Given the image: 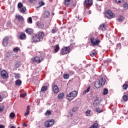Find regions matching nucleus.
Returning a JSON list of instances; mask_svg holds the SVG:
<instances>
[{"label":"nucleus","instance_id":"8fccbe9b","mask_svg":"<svg viewBox=\"0 0 128 128\" xmlns=\"http://www.w3.org/2000/svg\"><path fill=\"white\" fill-rule=\"evenodd\" d=\"M128 110L126 109H124L123 110V114H128Z\"/></svg>","mask_w":128,"mask_h":128},{"label":"nucleus","instance_id":"1a4fd4ad","mask_svg":"<svg viewBox=\"0 0 128 128\" xmlns=\"http://www.w3.org/2000/svg\"><path fill=\"white\" fill-rule=\"evenodd\" d=\"M0 76L3 80H6L8 77V73L6 70H3L0 72Z\"/></svg>","mask_w":128,"mask_h":128},{"label":"nucleus","instance_id":"f03ea898","mask_svg":"<svg viewBox=\"0 0 128 128\" xmlns=\"http://www.w3.org/2000/svg\"><path fill=\"white\" fill-rule=\"evenodd\" d=\"M90 44H91L93 46H98L100 44V39H98V38H94V37L91 38H90Z\"/></svg>","mask_w":128,"mask_h":128},{"label":"nucleus","instance_id":"473e14b6","mask_svg":"<svg viewBox=\"0 0 128 128\" xmlns=\"http://www.w3.org/2000/svg\"><path fill=\"white\" fill-rule=\"evenodd\" d=\"M58 28H56V27H54L51 30V32L52 34H56V32H58Z\"/></svg>","mask_w":128,"mask_h":128},{"label":"nucleus","instance_id":"2f4dec72","mask_svg":"<svg viewBox=\"0 0 128 128\" xmlns=\"http://www.w3.org/2000/svg\"><path fill=\"white\" fill-rule=\"evenodd\" d=\"M98 128V123H94L90 128Z\"/></svg>","mask_w":128,"mask_h":128},{"label":"nucleus","instance_id":"bb28decb","mask_svg":"<svg viewBox=\"0 0 128 128\" xmlns=\"http://www.w3.org/2000/svg\"><path fill=\"white\" fill-rule=\"evenodd\" d=\"M26 10V7H24L22 8H21V9L20 10V12L21 14H24Z\"/></svg>","mask_w":128,"mask_h":128},{"label":"nucleus","instance_id":"a878e982","mask_svg":"<svg viewBox=\"0 0 128 128\" xmlns=\"http://www.w3.org/2000/svg\"><path fill=\"white\" fill-rule=\"evenodd\" d=\"M90 112H92V110H88L86 112V116H90Z\"/></svg>","mask_w":128,"mask_h":128},{"label":"nucleus","instance_id":"ea45409f","mask_svg":"<svg viewBox=\"0 0 128 128\" xmlns=\"http://www.w3.org/2000/svg\"><path fill=\"white\" fill-rule=\"evenodd\" d=\"M108 90L106 88H104L103 94L104 96H106V94H108Z\"/></svg>","mask_w":128,"mask_h":128},{"label":"nucleus","instance_id":"680f3d73","mask_svg":"<svg viewBox=\"0 0 128 128\" xmlns=\"http://www.w3.org/2000/svg\"><path fill=\"white\" fill-rule=\"evenodd\" d=\"M1 70H2V68H0V72H1Z\"/></svg>","mask_w":128,"mask_h":128},{"label":"nucleus","instance_id":"052dcab7","mask_svg":"<svg viewBox=\"0 0 128 128\" xmlns=\"http://www.w3.org/2000/svg\"><path fill=\"white\" fill-rule=\"evenodd\" d=\"M10 128H16L14 127V126H12L10 127Z\"/></svg>","mask_w":128,"mask_h":128},{"label":"nucleus","instance_id":"c9c22d12","mask_svg":"<svg viewBox=\"0 0 128 128\" xmlns=\"http://www.w3.org/2000/svg\"><path fill=\"white\" fill-rule=\"evenodd\" d=\"M64 4L66 6H70V0H65Z\"/></svg>","mask_w":128,"mask_h":128},{"label":"nucleus","instance_id":"39448f33","mask_svg":"<svg viewBox=\"0 0 128 128\" xmlns=\"http://www.w3.org/2000/svg\"><path fill=\"white\" fill-rule=\"evenodd\" d=\"M70 48L68 46H66L64 48H62L60 50V56H64V54H68L70 53Z\"/></svg>","mask_w":128,"mask_h":128},{"label":"nucleus","instance_id":"6ab92c4d","mask_svg":"<svg viewBox=\"0 0 128 128\" xmlns=\"http://www.w3.org/2000/svg\"><path fill=\"white\" fill-rule=\"evenodd\" d=\"M25 32L26 34H34V30L30 28L26 29Z\"/></svg>","mask_w":128,"mask_h":128},{"label":"nucleus","instance_id":"aec40b11","mask_svg":"<svg viewBox=\"0 0 128 128\" xmlns=\"http://www.w3.org/2000/svg\"><path fill=\"white\" fill-rule=\"evenodd\" d=\"M54 50L55 54H56V52H58L60 50V45L58 44H57L54 46Z\"/></svg>","mask_w":128,"mask_h":128},{"label":"nucleus","instance_id":"393cba45","mask_svg":"<svg viewBox=\"0 0 128 128\" xmlns=\"http://www.w3.org/2000/svg\"><path fill=\"white\" fill-rule=\"evenodd\" d=\"M0 94L4 98H6L8 96V93L6 92H3L0 93Z\"/></svg>","mask_w":128,"mask_h":128},{"label":"nucleus","instance_id":"b1692460","mask_svg":"<svg viewBox=\"0 0 128 128\" xmlns=\"http://www.w3.org/2000/svg\"><path fill=\"white\" fill-rule=\"evenodd\" d=\"M128 88V82H126L125 83L122 85L123 90H127Z\"/></svg>","mask_w":128,"mask_h":128},{"label":"nucleus","instance_id":"79ce46f5","mask_svg":"<svg viewBox=\"0 0 128 128\" xmlns=\"http://www.w3.org/2000/svg\"><path fill=\"white\" fill-rule=\"evenodd\" d=\"M10 116L12 118H16V114L14 113V112H11L10 114Z\"/></svg>","mask_w":128,"mask_h":128},{"label":"nucleus","instance_id":"4d7b16f0","mask_svg":"<svg viewBox=\"0 0 128 128\" xmlns=\"http://www.w3.org/2000/svg\"><path fill=\"white\" fill-rule=\"evenodd\" d=\"M23 126H26H26H28V124H23Z\"/></svg>","mask_w":128,"mask_h":128},{"label":"nucleus","instance_id":"5fc2aeb1","mask_svg":"<svg viewBox=\"0 0 128 128\" xmlns=\"http://www.w3.org/2000/svg\"><path fill=\"white\" fill-rule=\"evenodd\" d=\"M28 114H30V112L26 111V112L24 113V115L25 116H28Z\"/></svg>","mask_w":128,"mask_h":128},{"label":"nucleus","instance_id":"412c9836","mask_svg":"<svg viewBox=\"0 0 128 128\" xmlns=\"http://www.w3.org/2000/svg\"><path fill=\"white\" fill-rule=\"evenodd\" d=\"M106 24H100L99 26V29L101 30H106Z\"/></svg>","mask_w":128,"mask_h":128},{"label":"nucleus","instance_id":"6e6552de","mask_svg":"<svg viewBox=\"0 0 128 128\" xmlns=\"http://www.w3.org/2000/svg\"><path fill=\"white\" fill-rule=\"evenodd\" d=\"M94 4V0H85L84 2V6H92Z\"/></svg>","mask_w":128,"mask_h":128},{"label":"nucleus","instance_id":"58836bf2","mask_svg":"<svg viewBox=\"0 0 128 128\" xmlns=\"http://www.w3.org/2000/svg\"><path fill=\"white\" fill-rule=\"evenodd\" d=\"M96 54V50H94L92 52H91L90 54V56H94Z\"/></svg>","mask_w":128,"mask_h":128},{"label":"nucleus","instance_id":"c85d7f7f","mask_svg":"<svg viewBox=\"0 0 128 128\" xmlns=\"http://www.w3.org/2000/svg\"><path fill=\"white\" fill-rule=\"evenodd\" d=\"M63 78H64V80H68V78H70V74H64Z\"/></svg>","mask_w":128,"mask_h":128},{"label":"nucleus","instance_id":"de8ad7c7","mask_svg":"<svg viewBox=\"0 0 128 128\" xmlns=\"http://www.w3.org/2000/svg\"><path fill=\"white\" fill-rule=\"evenodd\" d=\"M115 2L116 4H122L124 2V0H115Z\"/></svg>","mask_w":128,"mask_h":128},{"label":"nucleus","instance_id":"a19ab883","mask_svg":"<svg viewBox=\"0 0 128 128\" xmlns=\"http://www.w3.org/2000/svg\"><path fill=\"white\" fill-rule=\"evenodd\" d=\"M18 50H20V48H18V47L15 48L13 49V52H18Z\"/></svg>","mask_w":128,"mask_h":128},{"label":"nucleus","instance_id":"bf43d9fd","mask_svg":"<svg viewBox=\"0 0 128 128\" xmlns=\"http://www.w3.org/2000/svg\"><path fill=\"white\" fill-rule=\"evenodd\" d=\"M88 14H92V11H91V10H90V11L88 12Z\"/></svg>","mask_w":128,"mask_h":128},{"label":"nucleus","instance_id":"9b49d317","mask_svg":"<svg viewBox=\"0 0 128 128\" xmlns=\"http://www.w3.org/2000/svg\"><path fill=\"white\" fill-rule=\"evenodd\" d=\"M9 40L10 37L8 36H6L3 38L2 44L4 46H8Z\"/></svg>","mask_w":128,"mask_h":128},{"label":"nucleus","instance_id":"4468645a","mask_svg":"<svg viewBox=\"0 0 128 128\" xmlns=\"http://www.w3.org/2000/svg\"><path fill=\"white\" fill-rule=\"evenodd\" d=\"M76 108H74L70 110L68 113V116H74V114L76 112Z\"/></svg>","mask_w":128,"mask_h":128},{"label":"nucleus","instance_id":"f257e3e1","mask_svg":"<svg viewBox=\"0 0 128 128\" xmlns=\"http://www.w3.org/2000/svg\"><path fill=\"white\" fill-rule=\"evenodd\" d=\"M106 82V78L102 77L99 80L95 82L94 86L96 88H100L104 86Z\"/></svg>","mask_w":128,"mask_h":128},{"label":"nucleus","instance_id":"7ed1b4c3","mask_svg":"<svg viewBox=\"0 0 128 128\" xmlns=\"http://www.w3.org/2000/svg\"><path fill=\"white\" fill-rule=\"evenodd\" d=\"M32 60L33 62L40 64L42 62H44V58L42 56H36L34 58H32Z\"/></svg>","mask_w":128,"mask_h":128},{"label":"nucleus","instance_id":"f8f14e48","mask_svg":"<svg viewBox=\"0 0 128 128\" xmlns=\"http://www.w3.org/2000/svg\"><path fill=\"white\" fill-rule=\"evenodd\" d=\"M16 18H18V20L19 22H24V17L20 15H16Z\"/></svg>","mask_w":128,"mask_h":128},{"label":"nucleus","instance_id":"ddd939ff","mask_svg":"<svg viewBox=\"0 0 128 128\" xmlns=\"http://www.w3.org/2000/svg\"><path fill=\"white\" fill-rule=\"evenodd\" d=\"M38 36L40 37L38 40H44V32H38Z\"/></svg>","mask_w":128,"mask_h":128},{"label":"nucleus","instance_id":"f704fd0d","mask_svg":"<svg viewBox=\"0 0 128 128\" xmlns=\"http://www.w3.org/2000/svg\"><path fill=\"white\" fill-rule=\"evenodd\" d=\"M52 114V112L50 110H48L45 113H44V116H50Z\"/></svg>","mask_w":128,"mask_h":128},{"label":"nucleus","instance_id":"4c0bfd02","mask_svg":"<svg viewBox=\"0 0 128 128\" xmlns=\"http://www.w3.org/2000/svg\"><path fill=\"white\" fill-rule=\"evenodd\" d=\"M24 6V4L20 2L18 4V8H22Z\"/></svg>","mask_w":128,"mask_h":128},{"label":"nucleus","instance_id":"e433bc0d","mask_svg":"<svg viewBox=\"0 0 128 128\" xmlns=\"http://www.w3.org/2000/svg\"><path fill=\"white\" fill-rule=\"evenodd\" d=\"M123 100L124 102H128V96L127 95H124L122 96Z\"/></svg>","mask_w":128,"mask_h":128},{"label":"nucleus","instance_id":"c03bdc74","mask_svg":"<svg viewBox=\"0 0 128 128\" xmlns=\"http://www.w3.org/2000/svg\"><path fill=\"white\" fill-rule=\"evenodd\" d=\"M3 110H4V106H0V112H2Z\"/></svg>","mask_w":128,"mask_h":128},{"label":"nucleus","instance_id":"09e8293b","mask_svg":"<svg viewBox=\"0 0 128 128\" xmlns=\"http://www.w3.org/2000/svg\"><path fill=\"white\" fill-rule=\"evenodd\" d=\"M124 10H128V4H126L124 5Z\"/></svg>","mask_w":128,"mask_h":128},{"label":"nucleus","instance_id":"a211bd4d","mask_svg":"<svg viewBox=\"0 0 128 128\" xmlns=\"http://www.w3.org/2000/svg\"><path fill=\"white\" fill-rule=\"evenodd\" d=\"M50 13L48 11H45L43 14V16L45 18H50Z\"/></svg>","mask_w":128,"mask_h":128},{"label":"nucleus","instance_id":"0eeeda50","mask_svg":"<svg viewBox=\"0 0 128 128\" xmlns=\"http://www.w3.org/2000/svg\"><path fill=\"white\" fill-rule=\"evenodd\" d=\"M54 124V120H51L48 121H46L44 123V126L46 128H50Z\"/></svg>","mask_w":128,"mask_h":128},{"label":"nucleus","instance_id":"a18cd8bd","mask_svg":"<svg viewBox=\"0 0 128 128\" xmlns=\"http://www.w3.org/2000/svg\"><path fill=\"white\" fill-rule=\"evenodd\" d=\"M28 24H32V17H30L28 20Z\"/></svg>","mask_w":128,"mask_h":128},{"label":"nucleus","instance_id":"423d86ee","mask_svg":"<svg viewBox=\"0 0 128 128\" xmlns=\"http://www.w3.org/2000/svg\"><path fill=\"white\" fill-rule=\"evenodd\" d=\"M105 16L107 18H114L116 15L110 10H108L106 12Z\"/></svg>","mask_w":128,"mask_h":128},{"label":"nucleus","instance_id":"4be33fe9","mask_svg":"<svg viewBox=\"0 0 128 128\" xmlns=\"http://www.w3.org/2000/svg\"><path fill=\"white\" fill-rule=\"evenodd\" d=\"M22 80H17L15 82V84L16 86H20L22 85Z\"/></svg>","mask_w":128,"mask_h":128},{"label":"nucleus","instance_id":"49530a36","mask_svg":"<svg viewBox=\"0 0 128 128\" xmlns=\"http://www.w3.org/2000/svg\"><path fill=\"white\" fill-rule=\"evenodd\" d=\"M20 98H26V93H23L20 94Z\"/></svg>","mask_w":128,"mask_h":128},{"label":"nucleus","instance_id":"0e129e2a","mask_svg":"<svg viewBox=\"0 0 128 128\" xmlns=\"http://www.w3.org/2000/svg\"><path fill=\"white\" fill-rule=\"evenodd\" d=\"M96 0L98 1V0Z\"/></svg>","mask_w":128,"mask_h":128},{"label":"nucleus","instance_id":"dca6fc26","mask_svg":"<svg viewBox=\"0 0 128 128\" xmlns=\"http://www.w3.org/2000/svg\"><path fill=\"white\" fill-rule=\"evenodd\" d=\"M52 90L54 94H58V91L60 90L58 89V87L56 85H54L52 86Z\"/></svg>","mask_w":128,"mask_h":128},{"label":"nucleus","instance_id":"2eb2a0df","mask_svg":"<svg viewBox=\"0 0 128 128\" xmlns=\"http://www.w3.org/2000/svg\"><path fill=\"white\" fill-rule=\"evenodd\" d=\"M117 20L119 22H123L124 21V16L120 15L118 16V17L116 18Z\"/></svg>","mask_w":128,"mask_h":128},{"label":"nucleus","instance_id":"f3484780","mask_svg":"<svg viewBox=\"0 0 128 128\" xmlns=\"http://www.w3.org/2000/svg\"><path fill=\"white\" fill-rule=\"evenodd\" d=\"M18 38L22 40H26V34L24 33H22L20 34V36L18 37Z\"/></svg>","mask_w":128,"mask_h":128},{"label":"nucleus","instance_id":"13d9d810","mask_svg":"<svg viewBox=\"0 0 128 128\" xmlns=\"http://www.w3.org/2000/svg\"><path fill=\"white\" fill-rule=\"evenodd\" d=\"M4 126L2 124L0 125V128H4Z\"/></svg>","mask_w":128,"mask_h":128},{"label":"nucleus","instance_id":"5701e85b","mask_svg":"<svg viewBox=\"0 0 128 128\" xmlns=\"http://www.w3.org/2000/svg\"><path fill=\"white\" fill-rule=\"evenodd\" d=\"M64 98V94L63 92L59 94L58 96V100H62Z\"/></svg>","mask_w":128,"mask_h":128},{"label":"nucleus","instance_id":"20e7f679","mask_svg":"<svg viewBox=\"0 0 128 128\" xmlns=\"http://www.w3.org/2000/svg\"><path fill=\"white\" fill-rule=\"evenodd\" d=\"M76 96H78V92L76 91H73L68 94L66 98L68 100H74Z\"/></svg>","mask_w":128,"mask_h":128},{"label":"nucleus","instance_id":"6e6d98bb","mask_svg":"<svg viewBox=\"0 0 128 128\" xmlns=\"http://www.w3.org/2000/svg\"><path fill=\"white\" fill-rule=\"evenodd\" d=\"M1 96L2 95L0 94V102H2V98H4L3 96L2 97Z\"/></svg>","mask_w":128,"mask_h":128},{"label":"nucleus","instance_id":"72a5a7b5","mask_svg":"<svg viewBox=\"0 0 128 128\" xmlns=\"http://www.w3.org/2000/svg\"><path fill=\"white\" fill-rule=\"evenodd\" d=\"M90 87L88 86L86 90H84L83 92V94H86L87 92H90Z\"/></svg>","mask_w":128,"mask_h":128},{"label":"nucleus","instance_id":"864d4df0","mask_svg":"<svg viewBox=\"0 0 128 128\" xmlns=\"http://www.w3.org/2000/svg\"><path fill=\"white\" fill-rule=\"evenodd\" d=\"M117 48H122V44H117Z\"/></svg>","mask_w":128,"mask_h":128},{"label":"nucleus","instance_id":"cd10ccee","mask_svg":"<svg viewBox=\"0 0 128 128\" xmlns=\"http://www.w3.org/2000/svg\"><path fill=\"white\" fill-rule=\"evenodd\" d=\"M14 78L16 80H18V79L20 78V74L14 73Z\"/></svg>","mask_w":128,"mask_h":128},{"label":"nucleus","instance_id":"7c9ffc66","mask_svg":"<svg viewBox=\"0 0 128 128\" xmlns=\"http://www.w3.org/2000/svg\"><path fill=\"white\" fill-rule=\"evenodd\" d=\"M102 109H100V108H96V112H98V114H100V112H102Z\"/></svg>","mask_w":128,"mask_h":128},{"label":"nucleus","instance_id":"3c124183","mask_svg":"<svg viewBox=\"0 0 128 128\" xmlns=\"http://www.w3.org/2000/svg\"><path fill=\"white\" fill-rule=\"evenodd\" d=\"M29 2H32V4H36V2H38V0H29Z\"/></svg>","mask_w":128,"mask_h":128},{"label":"nucleus","instance_id":"603ef678","mask_svg":"<svg viewBox=\"0 0 128 128\" xmlns=\"http://www.w3.org/2000/svg\"><path fill=\"white\" fill-rule=\"evenodd\" d=\"M30 106H27V109L26 110V112H30Z\"/></svg>","mask_w":128,"mask_h":128},{"label":"nucleus","instance_id":"37998d69","mask_svg":"<svg viewBox=\"0 0 128 128\" xmlns=\"http://www.w3.org/2000/svg\"><path fill=\"white\" fill-rule=\"evenodd\" d=\"M38 4H39V7L40 8L41 6H42L44 5V2H39Z\"/></svg>","mask_w":128,"mask_h":128},{"label":"nucleus","instance_id":"c756f323","mask_svg":"<svg viewBox=\"0 0 128 128\" xmlns=\"http://www.w3.org/2000/svg\"><path fill=\"white\" fill-rule=\"evenodd\" d=\"M48 90V86H45L41 88V92H46Z\"/></svg>","mask_w":128,"mask_h":128},{"label":"nucleus","instance_id":"9d476101","mask_svg":"<svg viewBox=\"0 0 128 128\" xmlns=\"http://www.w3.org/2000/svg\"><path fill=\"white\" fill-rule=\"evenodd\" d=\"M32 42H42V40H40V37L38 34H35L34 36H33L32 38Z\"/></svg>","mask_w":128,"mask_h":128},{"label":"nucleus","instance_id":"e2e57ef3","mask_svg":"<svg viewBox=\"0 0 128 128\" xmlns=\"http://www.w3.org/2000/svg\"><path fill=\"white\" fill-rule=\"evenodd\" d=\"M78 18H80V17H78Z\"/></svg>","mask_w":128,"mask_h":128}]
</instances>
